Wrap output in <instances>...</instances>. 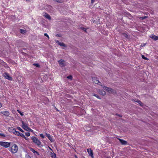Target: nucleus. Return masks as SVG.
<instances>
[{"label":"nucleus","instance_id":"nucleus-6","mask_svg":"<svg viewBox=\"0 0 158 158\" xmlns=\"http://www.w3.org/2000/svg\"><path fill=\"white\" fill-rule=\"evenodd\" d=\"M92 80L95 84H98L99 85H101V83L98 80H97V78L95 77H92Z\"/></svg>","mask_w":158,"mask_h":158},{"label":"nucleus","instance_id":"nucleus-41","mask_svg":"<svg viewBox=\"0 0 158 158\" xmlns=\"http://www.w3.org/2000/svg\"><path fill=\"white\" fill-rule=\"evenodd\" d=\"M60 34H57V35H56V36H59V37H60Z\"/></svg>","mask_w":158,"mask_h":158},{"label":"nucleus","instance_id":"nucleus-44","mask_svg":"<svg viewBox=\"0 0 158 158\" xmlns=\"http://www.w3.org/2000/svg\"><path fill=\"white\" fill-rule=\"evenodd\" d=\"M108 32H106V34H106V35H108Z\"/></svg>","mask_w":158,"mask_h":158},{"label":"nucleus","instance_id":"nucleus-11","mask_svg":"<svg viewBox=\"0 0 158 158\" xmlns=\"http://www.w3.org/2000/svg\"><path fill=\"white\" fill-rule=\"evenodd\" d=\"M46 136L48 137V139L50 141L52 142L54 141V140L52 137L49 134H48L47 133H45Z\"/></svg>","mask_w":158,"mask_h":158},{"label":"nucleus","instance_id":"nucleus-4","mask_svg":"<svg viewBox=\"0 0 158 158\" xmlns=\"http://www.w3.org/2000/svg\"><path fill=\"white\" fill-rule=\"evenodd\" d=\"M22 127L25 130L27 131L30 130V128L27 126V125L23 121H22Z\"/></svg>","mask_w":158,"mask_h":158},{"label":"nucleus","instance_id":"nucleus-35","mask_svg":"<svg viewBox=\"0 0 158 158\" xmlns=\"http://www.w3.org/2000/svg\"><path fill=\"white\" fill-rule=\"evenodd\" d=\"M44 35L47 37L48 38H49V36L48 35L47 33H44Z\"/></svg>","mask_w":158,"mask_h":158},{"label":"nucleus","instance_id":"nucleus-42","mask_svg":"<svg viewBox=\"0 0 158 158\" xmlns=\"http://www.w3.org/2000/svg\"><path fill=\"white\" fill-rule=\"evenodd\" d=\"M2 106V104L0 102V108H1Z\"/></svg>","mask_w":158,"mask_h":158},{"label":"nucleus","instance_id":"nucleus-20","mask_svg":"<svg viewBox=\"0 0 158 158\" xmlns=\"http://www.w3.org/2000/svg\"><path fill=\"white\" fill-rule=\"evenodd\" d=\"M20 32L22 34H24L26 33V31L23 29H20Z\"/></svg>","mask_w":158,"mask_h":158},{"label":"nucleus","instance_id":"nucleus-34","mask_svg":"<svg viewBox=\"0 0 158 158\" xmlns=\"http://www.w3.org/2000/svg\"><path fill=\"white\" fill-rule=\"evenodd\" d=\"M17 111H18V112L19 113H20V115H21V116H23V113H21V111H20V110H17Z\"/></svg>","mask_w":158,"mask_h":158},{"label":"nucleus","instance_id":"nucleus-13","mask_svg":"<svg viewBox=\"0 0 158 158\" xmlns=\"http://www.w3.org/2000/svg\"><path fill=\"white\" fill-rule=\"evenodd\" d=\"M1 113L6 116H9V115L10 114L9 112V111H2L1 112Z\"/></svg>","mask_w":158,"mask_h":158},{"label":"nucleus","instance_id":"nucleus-43","mask_svg":"<svg viewBox=\"0 0 158 158\" xmlns=\"http://www.w3.org/2000/svg\"><path fill=\"white\" fill-rule=\"evenodd\" d=\"M30 132H33V130H32L31 129H30Z\"/></svg>","mask_w":158,"mask_h":158},{"label":"nucleus","instance_id":"nucleus-15","mask_svg":"<svg viewBox=\"0 0 158 158\" xmlns=\"http://www.w3.org/2000/svg\"><path fill=\"white\" fill-rule=\"evenodd\" d=\"M152 39L154 40H158V36H156L154 35H152L150 37Z\"/></svg>","mask_w":158,"mask_h":158},{"label":"nucleus","instance_id":"nucleus-22","mask_svg":"<svg viewBox=\"0 0 158 158\" xmlns=\"http://www.w3.org/2000/svg\"><path fill=\"white\" fill-rule=\"evenodd\" d=\"M93 96L96 97L98 99H101V98L97 94H94L93 95Z\"/></svg>","mask_w":158,"mask_h":158},{"label":"nucleus","instance_id":"nucleus-26","mask_svg":"<svg viewBox=\"0 0 158 158\" xmlns=\"http://www.w3.org/2000/svg\"><path fill=\"white\" fill-rule=\"evenodd\" d=\"M19 135L18 136H21V137H23V138L25 136L23 134H22L21 133H20V132H19Z\"/></svg>","mask_w":158,"mask_h":158},{"label":"nucleus","instance_id":"nucleus-9","mask_svg":"<svg viewBox=\"0 0 158 158\" xmlns=\"http://www.w3.org/2000/svg\"><path fill=\"white\" fill-rule=\"evenodd\" d=\"M4 77L5 78L8 79L9 80L11 81L12 80V78L9 75V74L6 73H4Z\"/></svg>","mask_w":158,"mask_h":158},{"label":"nucleus","instance_id":"nucleus-40","mask_svg":"<svg viewBox=\"0 0 158 158\" xmlns=\"http://www.w3.org/2000/svg\"><path fill=\"white\" fill-rule=\"evenodd\" d=\"M49 147V149L50 150H51L52 151V152H53L52 150L50 147Z\"/></svg>","mask_w":158,"mask_h":158},{"label":"nucleus","instance_id":"nucleus-49","mask_svg":"<svg viewBox=\"0 0 158 158\" xmlns=\"http://www.w3.org/2000/svg\"><path fill=\"white\" fill-rule=\"evenodd\" d=\"M29 0H26L27 1H29Z\"/></svg>","mask_w":158,"mask_h":158},{"label":"nucleus","instance_id":"nucleus-27","mask_svg":"<svg viewBox=\"0 0 158 158\" xmlns=\"http://www.w3.org/2000/svg\"><path fill=\"white\" fill-rule=\"evenodd\" d=\"M18 129L20 131L22 132H23L24 131L20 127H18Z\"/></svg>","mask_w":158,"mask_h":158},{"label":"nucleus","instance_id":"nucleus-25","mask_svg":"<svg viewBox=\"0 0 158 158\" xmlns=\"http://www.w3.org/2000/svg\"><path fill=\"white\" fill-rule=\"evenodd\" d=\"M19 132L18 131H16L15 130V132L14 133V134H15V135H16L18 136L19 135Z\"/></svg>","mask_w":158,"mask_h":158},{"label":"nucleus","instance_id":"nucleus-46","mask_svg":"<svg viewBox=\"0 0 158 158\" xmlns=\"http://www.w3.org/2000/svg\"><path fill=\"white\" fill-rule=\"evenodd\" d=\"M117 115H118L119 116L121 117V115L120 116V115H118V114H117Z\"/></svg>","mask_w":158,"mask_h":158},{"label":"nucleus","instance_id":"nucleus-50","mask_svg":"<svg viewBox=\"0 0 158 158\" xmlns=\"http://www.w3.org/2000/svg\"><path fill=\"white\" fill-rule=\"evenodd\" d=\"M0 158H2V157H0Z\"/></svg>","mask_w":158,"mask_h":158},{"label":"nucleus","instance_id":"nucleus-39","mask_svg":"<svg viewBox=\"0 0 158 158\" xmlns=\"http://www.w3.org/2000/svg\"><path fill=\"white\" fill-rule=\"evenodd\" d=\"M146 18V17L145 16L141 17V18H142V19H145Z\"/></svg>","mask_w":158,"mask_h":158},{"label":"nucleus","instance_id":"nucleus-1","mask_svg":"<svg viewBox=\"0 0 158 158\" xmlns=\"http://www.w3.org/2000/svg\"><path fill=\"white\" fill-rule=\"evenodd\" d=\"M31 139L33 142L37 145L39 147H41L43 146L41 144V142L35 137H32Z\"/></svg>","mask_w":158,"mask_h":158},{"label":"nucleus","instance_id":"nucleus-23","mask_svg":"<svg viewBox=\"0 0 158 158\" xmlns=\"http://www.w3.org/2000/svg\"><path fill=\"white\" fill-rule=\"evenodd\" d=\"M58 44L60 45V46H64V47H65V44L64 43H63L59 42Z\"/></svg>","mask_w":158,"mask_h":158},{"label":"nucleus","instance_id":"nucleus-18","mask_svg":"<svg viewBox=\"0 0 158 158\" xmlns=\"http://www.w3.org/2000/svg\"><path fill=\"white\" fill-rule=\"evenodd\" d=\"M15 129L13 127H10L9 128V131L10 132H12L14 134L15 131Z\"/></svg>","mask_w":158,"mask_h":158},{"label":"nucleus","instance_id":"nucleus-12","mask_svg":"<svg viewBox=\"0 0 158 158\" xmlns=\"http://www.w3.org/2000/svg\"><path fill=\"white\" fill-rule=\"evenodd\" d=\"M50 155L52 158H56V155L53 152H51L50 153Z\"/></svg>","mask_w":158,"mask_h":158},{"label":"nucleus","instance_id":"nucleus-8","mask_svg":"<svg viewBox=\"0 0 158 158\" xmlns=\"http://www.w3.org/2000/svg\"><path fill=\"white\" fill-rule=\"evenodd\" d=\"M104 89L107 91L109 93H112L114 91V89L111 88H110L105 86L103 87Z\"/></svg>","mask_w":158,"mask_h":158},{"label":"nucleus","instance_id":"nucleus-36","mask_svg":"<svg viewBox=\"0 0 158 158\" xmlns=\"http://www.w3.org/2000/svg\"><path fill=\"white\" fill-rule=\"evenodd\" d=\"M30 156L28 154H26V158H29Z\"/></svg>","mask_w":158,"mask_h":158},{"label":"nucleus","instance_id":"nucleus-38","mask_svg":"<svg viewBox=\"0 0 158 158\" xmlns=\"http://www.w3.org/2000/svg\"><path fill=\"white\" fill-rule=\"evenodd\" d=\"M91 3L93 4L95 0H91Z\"/></svg>","mask_w":158,"mask_h":158},{"label":"nucleus","instance_id":"nucleus-19","mask_svg":"<svg viewBox=\"0 0 158 158\" xmlns=\"http://www.w3.org/2000/svg\"><path fill=\"white\" fill-rule=\"evenodd\" d=\"M135 102H138L140 106H143V103L140 100H137V101H135Z\"/></svg>","mask_w":158,"mask_h":158},{"label":"nucleus","instance_id":"nucleus-31","mask_svg":"<svg viewBox=\"0 0 158 158\" xmlns=\"http://www.w3.org/2000/svg\"><path fill=\"white\" fill-rule=\"evenodd\" d=\"M81 29L82 30H83L84 31H85V32L86 31V29L85 28H84L83 27H81Z\"/></svg>","mask_w":158,"mask_h":158},{"label":"nucleus","instance_id":"nucleus-17","mask_svg":"<svg viewBox=\"0 0 158 158\" xmlns=\"http://www.w3.org/2000/svg\"><path fill=\"white\" fill-rule=\"evenodd\" d=\"M99 93L100 94L103 96H104L106 94V92L103 90H100L99 91Z\"/></svg>","mask_w":158,"mask_h":158},{"label":"nucleus","instance_id":"nucleus-5","mask_svg":"<svg viewBox=\"0 0 158 158\" xmlns=\"http://www.w3.org/2000/svg\"><path fill=\"white\" fill-rule=\"evenodd\" d=\"M30 151H31L34 154V156L35 157H37V156L40 155L39 153L37 151H35L33 148H30Z\"/></svg>","mask_w":158,"mask_h":158},{"label":"nucleus","instance_id":"nucleus-3","mask_svg":"<svg viewBox=\"0 0 158 158\" xmlns=\"http://www.w3.org/2000/svg\"><path fill=\"white\" fill-rule=\"evenodd\" d=\"M18 150V147L15 144H14L11 148V151L13 153H16Z\"/></svg>","mask_w":158,"mask_h":158},{"label":"nucleus","instance_id":"nucleus-29","mask_svg":"<svg viewBox=\"0 0 158 158\" xmlns=\"http://www.w3.org/2000/svg\"><path fill=\"white\" fill-rule=\"evenodd\" d=\"M142 58L143 59H145L146 60H148V58L145 57L143 55H142Z\"/></svg>","mask_w":158,"mask_h":158},{"label":"nucleus","instance_id":"nucleus-48","mask_svg":"<svg viewBox=\"0 0 158 158\" xmlns=\"http://www.w3.org/2000/svg\"><path fill=\"white\" fill-rule=\"evenodd\" d=\"M141 46H142V45H141Z\"/></svg>","mask_w":158,"mask_h":158},{"label":"nucleus","instance_id":"nucleus-30","mask_svg":"<svg viewBox=\"0 0 158 158\" xmlns=\"http://www.w3.org/2000/svg\"><path fill=\"white\" fill-rule=\"evenodd\" d=\"M40 136L42 139H44L45 138L44 136V135L42 134H40Z\"/></svg>","mask_w":158,"mask_h":158},{"label":"nucleus","instance_id":"nucleus-14","mask_svg":"<svg viewBox=\"0 0 158 158\" xmlns=\"http://www.w3.org/2000/svg\"><path fill=\"white\" fill-rule=\"evenodd\" d=\"M118 139L122 144L126 145L127 144V142L126 141L120 139Z\"/></svg>","mask_w":158,"mask_h":158},{"label":"nucleus","instance_id":"nucleus-24","mask_svg":"<svg viewBox=\"0 0 158 158\" xmlns=\"http://www.w3.org/2000/svg\"><path fill=\"white\" fill-rule=\"evenodd\" d=\"M33 65L36 66V67H40V65L39 64H33Z\"/></svg>","mask_w":158,"mask_h":158},{"label":"nucleus","instance_id":"nucleus-2","mask_svg":"<svg viewBox=\"0 0 158 158\" xmlns=\"http://www.w3.org/2000/svg\"><path fill=\"white\" fill-rule=\"evenodd\" d=\"M0 145L5 148H7L10 146V143L0 141Z\"/></svg>","mask_w":158,"mask_h":158},{"label":"nucleus","instance_id":"nucleus-28","mask_svg":"<svg viewBox=\"0 0 158 158\" xmlns=\"http://www.w3.org/2000/svg\"><path fill=\"white\" fill-rule=\"evenodd\" d=\"M72 76L71 75H69L67 77V78L69 79H72Z\"/></svg>","mask_w":158,"mask_h":158},{"label":"nucleus","instance_id":"nucleus-47","mask_svg":"<svg viewBox=\"0 0 158 158\" xmlns=\"http://www.w3.org/2000/svg\"><path fill=\"white\" fill-rule=\"evenodd\" d=\"M56 110H57L58 111H59V110H58V109H57L56 108Z\"/></svg>","mask_w":158,"mask_h":158},{"label":"nucleus","instance_id":"nucleus-16","mask_svg":"<svg viewBox=\"0 0 158 158\" xmlns=\"http://www.w3.org/2000/svg\"><path fill=\"white\" fill-rule=\"evenodd\" d=\"M44 16L45 17V18L49 20H50L51 19V18L50 16L47 13H45Z\"/></svg>","mask_w":158,"mask_h":158},{"label":"nucleus","instance_id":"nucleus-7","mask_svg":"<svg viewBox=\"0 0 158 158\" xmlns=\"http://www.w3.org/2000/svg\"><path fill=\"white\" fill-rule=\"evenodd\" d=\"M58 62L59 63L61 67H64L66 66L65 62L62 59H61L60 60H58Z\"/></svg>","mask_w":158,"mask_h":158},{"label":"nucleus","instance_id":"nucleus-21","mask_svg":"<svg viewBox=\"0 0 158 158\" xmlns=\"http://www.w3.org/2000/svg\"><path fill=\"white\" fill-rule=\"evenodd\" d=\"M122 35L124 37L126 38H127L128 37V36L127 35L126 33H123L122 34Z\"/></svg>","mask_w":158,"mask_h":158},{"label":"nucleus","instance_id":"nucleus-45","mask_svg":"<svg viewBox=\"0 0 158 158\" xmlns=\"http://www.w3.org/2000/svg\"><path fill=\"white\" fill-rule=\"evenodd\" d=\"M75 157L76 158H78L77 156L76 155H75Z\"/></svg>","mask_w":158,"mask_h":158},{"label":"nucleus","instance_id":"nucleus-32","mask_svg":"<svg viewBox=\"0 0 158 158\" xmlns=\"http://www.w3.org/2000/svg\"><path fill=\"white\" fill-rule=\"evenodd\" d=\"M25 135L27 136H30V132H27L26 133Z\"/></svg>","mask_w":158,"mask_h":158},{"label":"nucleus","instance_id":"nucleus-37","mask_svg":"<svg viewBox=\"0 0 158 158\" xmlns=\"http://www.w3.org/2000/svg\"><path fill=\"white\" fill-rule=\"evenodd\" d=\"M26 140H28L29 139V138L27 137H25V136H24V137H23Z\"/></svg>","mask_w":158,"mask_h":158},{"label":"nucleus","instance_id":"nucleus-10","mask_svg":"<svg viewBox=\"0 0 158 158\" xmlns=\"http://www.w3.org/2000/svg\"><path fill=\"white\" fill-rule=\"evenodd\" d=\"M87 151L88 154H89V156L91 157L92 158H94V156L93 155V153L92 150L91 148H88L87 149Z\"/></svg>","mask_w":158,"mask_h":158},{"label":"nucleus","instance_id":"nucleus-33","mask_svg":"<svg viewBox=\"0 0 158 158\" xmlns=\"http://www.w3.org/2000/svg\"><path fill=\"white\" fill-rule=\"evenodd\" d=\"M0 136H1L3 137H5V136H6L4 134L1 133H0Z\"/></svg>","mask_w":158,"mask_h":158}]
</instances>
